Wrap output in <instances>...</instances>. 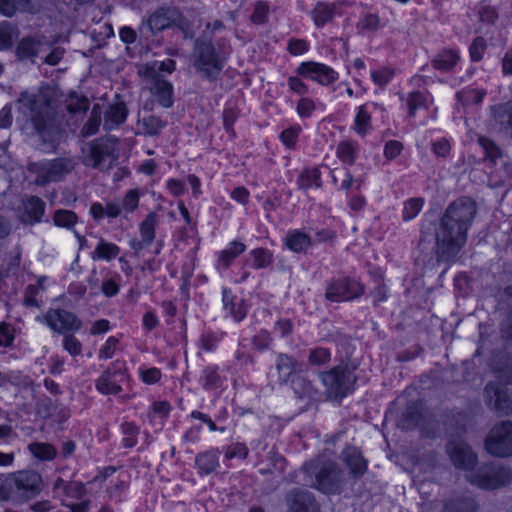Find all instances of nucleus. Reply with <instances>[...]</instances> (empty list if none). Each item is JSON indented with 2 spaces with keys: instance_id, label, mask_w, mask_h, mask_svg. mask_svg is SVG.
Wrapping results in <instances>:
<instances>
[{
  "instance_id": "obj_1",
  "label": "nucleus",
  "mask_w": 512,
  "mask_h": 512,
  "mask_svg": "<svg viewBox=\"0 0 512 512\" xmlns=\"http://www.w3.org/2000/svg\"><path fill=\"white\" fill-rule=\"evenodd\" d=\"M476 213V203L468 197H460L448 205L435 231L438 261L455 259L466 244L467 232Z\"/></svg>"
},
{
  "instance_id": "obj_2",
  "label": "nucleus",
  "mask_w": 512,
  "mask_h": 512,
  "mask_svg": "<svg viewBox=\"0 0 512 512\" xmlns=\"http://www.w3.org/2000/svg\"><path fill=\"white\" fill-rule=\"evenodd\" d=\"M18 111L31 123L44 143L54 144L60 137L61 117L53 99V90L41 87L37 92L23 91L18 100Z\"/></svg>"
},
{
  "instance_id": "obj_3",
  "label": "nucleus",
  "mask_w": 512,
  "mask_h": 512,
  "mask_svg": "<svg viewBox=\"0 0 512 512\" xmlns=\"http://www.w3.org/2000/svg\"><path fill=\"white\" fill-rule=\"evenodd\" d=\"M303 469L310 477L311 485L323 493H340L346 485L345 471L326 455H320L306 463Z\"/></svg>"
},
{
  "instance_id": "obj_4",
  "label": "nucleus",
  "mask_w": 512,
  "mask_h": 512,
  "mask_svg": "<svg viewBox=\"0 0 512 512\" xmlns=\"http://www.w3.org/2000/svg\"><path fill=\"white\" fill-rule=\"evenodd\" d=\"M174 70L175 61L166 59L149 62L139 71L150 84V91L157 98L159 104L165 108L171 107L173 104V87L171 83L161 77L160 73H172Z\"/></svg>"
},
{
  "instance_id": "obj_5",
  "label": "nucleus",
  "mask_w": 512,
  "mask_h": 512,
  "mask_svg": "<svg viewBox=\"0 0 512 512\" xmlns=\"http://www.w3.org/2000/svg\"><path fill=\"white\" fill-rule=\"evenodd\" d=\"M76 167L72 157H60L53 160L31 163L28 169L36 175L35 184L45 186L50 182H58L70 174Z\"/></svg>"
},
{
  "instance_id": "obj_6",
  "label": "nucleus",
  "mask_w": 512,
  "mask_h": 512,
  "mask_svg": "<svg viewBox=\"0 0 512 512\" xmlns=\"http://www.w3.org/2000/svg\"><path fill=\"white\" fill-rule=\"evenodd\" d=\"M467 480L482 489L492 490L507 485L512 480L510 469L496 464H485L466 475Z\"/></svg>"
},
{
  "instance_id": "obj_7",
  "label": "nucleus",
  "mask_w": 512,
  "mask_h": 512,
  "mask_svg": "<svg viewBox=\"0 0 512 512\" xmlns=\"http://www.w3.org/2000/svg\"><path fill=\"white\" fill-rule=\"evenodd\" d=\"M323 385L329 398L342 399L351 392L356 381L352 369L347 366H337L329 371L320 373Z\"/></svg>"
},
{
  "instance_id": "obj_8",
  "label": "nucleus",
  "mask_w": 512,
  "mask_h": 512,
  "mask_svg": "<svg viewBox=\"0 0 512 512\" xmlns=\"http://www.w3.org/2000/svg\"><path fill=\"white\" fill-rule=\"evenodd\" d=\"M115 144L111 139L99 138L82 147V162L95 169L109 168L115 160Z\"/></svg>"
},
{
  "instance_id": "obj_9",
  "label": "nucleus",
  "mask_w": 512,
  "mask_h": 512,
  "mask_svg": "<svg viewBox=\"0 0 512 512\" xmlns=\"http://www.w3.org/2000/svg\"><path fill=\"white\" fill-rule=\"evenodd\" d=\"M486 450L498 457L512 455V421L505 420L496 423L485 440Z\"/></svg>"
},
{
  "instance_id": "obj_10",
  "label": "nucleus",
  "mask_w": 512,
  "mask_h": 512,
  "mask_svg": "<svg viewBox=\"0 0 512 512\" xmlns=\"http://www.w3.org/2000/svg\"><path fill=\"white\" fill-rule=\"evenodd\" d=\"M197 61L196 67L203 74V77L214 80L223 68V59L215 53L211 43V37L207 40L196 42Z\"/></svg>"
},
{
  "instance_id": "obj_11",
  "label": "nucleus",
  "mask_w": 512,
  "mask_h": 512,
  "mask_svg": "<svg viewBox=\"0 0 512 512\" xmlns=\"http://www.w3.org/2000/svg\"><path fill=\"white\" fill-rule=\"evenodd\" d=\"M147 25L152 32L162 31L171 26H177L188 36L190 29L189 22L182 16L180 11L174 7L159 8L151 14Z\"/></svg>"
},
{
  "instance_id": "obj_12",
  "label": "nucleus",
  "mask_w": 512,
  "mask_h": 512,
  "mask_svg": "<svg viewBox=\"0 0 512 512\" xmlns=\"http://www.w3.org/2000/svg\"><path fill=\"white\" fill-rule=\"evenodd\" d=\"M364 292L360 282L350 278L332 280L326 289V298L333 302L355 299Z\"/></svg>"
},
{
  "instance_id": "obj_13",
  "label": "nucleus",
  "mask_w": 512,
  "mask_h": 512,
  "mask_svg": "<svg viewBox=\"0 0 512 512\" xmlns=\"http://www.w3.org/2000/svg\"><path fill=\"white\" fill-rule=\"evenodd\" d=\"M487 406L503 415H512V398L508 389L497 382H489L484 389Z\"/></svg>"
},
{
  "instance_id": "obj_14",
  "label": "nucleus",
  "mask_w": 512,
  "mask_h": 512,
  "mask_svg": "<svg viewBox=\"0 0 512 512\" xmlns=\"http://www.w3.org/2000/svg\"><path fill=\"white\" fill-rule=\"evenodd\" d=\"M46 324L57 333L77 331L82 322L75 314L64 309H50L45 315Z\"/></svg>"
},
{
  "instance_id": "obj_15",
  "label": "nucleus",
  "mask_w": 512,
  "mask_h": 512,
  "mask_svg": "<svg viewBox=\"0 0 512 512\" xmlns=\"http://www.w3.org/2000/svg\"><path fill=\"white\" fill-rule=\"evenodd\" d=\"M126 379L119 361L112 363L96 381V388L103 394H118L122 391L121 383Z\"/></svg>"
},
{
  "instance_id": "obj_16",
  "label": "nucleus",
  "mask_w": 512,
  "mask_h": 512,
  "mask_svg": "<svg viewBox=\"0 0 512 512\" xmlns=\"http://www.w3.org/2000/svg\"><path fill=\"white\" fill-rule=\"evenodd\" d=\"M446 451L452 463L459 469L470 472L477 462L475 453L460 439L450 440Z\"/></svg>"
},
{
  "instance_id": "obj_17",
  "label": "nucleus",
  "mask_w": 512,
  "mask_h": 512,
  "mask_svg": "<svg viewBox=\"0 0 512 512\" xmlns=\"http://www.w3.org/2000/svg\"><path fill=\"white\" fill-rule=\"evenodd\" d=\"M12 475L19 486L25 502L37 496L41 492L43 480L38 472L32 470H21L13 472Z\"/></svg>"
},
{
  "instance_id": "obj_18",
  "label": "nucleus",
  "mask_w": 512,
  "mask_h": 512,
  "mask_svg": "<svg viewBox=\"0 0 512 512\" xmlns=\"http://www.w3.org/2000/svg\"><path fill=\"white\" fill-rule=\"evenodd\" d=\"M298 73L322 85H329L337 79V73L332 68L317 62L302 63Z\"/></svg>"
},
{
  "instance_id": "obj_19",
  "label": "nucleus",
  "mask_w": 512,
  "mask_h": 512,
  "mask_svg": "<svg viewBox=\"0 0 512 512\" xmlns=\"http://www.w3.org/2000/svg\"><path fill=\"white\" fill-rule=\"evenodd\" d=\"M288 512H320L312 493L300 489L291 491L287 496Z\"/></svg>"
},
{
  "instance_id": "obj_20",
  "label": "nucleus",
  "mask_w": 512,
  "mask_h": 512,
  "mask_svg": "<svg viewBox=\"0 0 512 512\" xmlns=\"http://www.w3.org/2000/svg\"><path fill=\"white\" fill-rule=\"evenodd\" d=\"M276 370L279 381L286 384L303 372V364L291 355L279 353L276 358Z\"/></svg>"
},
{
  "instance_id": "obj_21",
  "label": "nucleus",
  "mask_w": 512,
  "mask_h": 512,
  "mask_svg": "<svg viewBox=\"0 0 512 512\" xmlns=\"http://www.w3.org/2000/svg\"><path fill=\"white\" fill-rule=\"evenodd\" d=\"M0 502H9L13 505L25 503L12 473L2 475L0 478Z\"/></svg>"
},
{
  "instance_id": "obj_22",
  "label": "nucleus",
  "mask_w": 512,
  "mask_h": 512,
  "mask_svg": "<svg viewBox=\"0 0 512 512\" xmlns=\"http://www.w3.org/2000/svg\"><path fill=\"white\" fill-rule=\"evenodd\" d=\"M342 460L350 470V474L355 478H361L367 471V461L363 458L361 452L355 447H347L341 454Z\"/></svg>"
},
{
  "instance_id": "obj_23",
  "label": "nucleus",
  "mask_w": 512,
  "mask_h": 512,
  "mask_svg": "<svg viewBox=\"0 0 512 512\" xmlns=\"http://www.w3.org/2000/svg\"><path fill=\"white\" fill-rule=\"evenodd\" d=\"M47 44L44 36H26L20 40L16 48L19 59H33Z\"/></svg>"
},
{
  "instance_id": "obj_24",
  "label": "nucleus",
  "mask_w": 512,
  "mask_h": 512,
  "mask_svg": "<svg viewBox=\"0 0 512 512\" xmlns=\"http://www.w3.org/2000/svg\"><path fill=\"white\" fill-rule=\"evenodd\" d=\"M461 59L460 52L457 49L444 48L440 50L431 60L434 69L447 73L454 69Z\"/></svg>"
},
{
  "instance_id": "obj_25",
  "label": "nucleus",
  "mask_w": 512,
  "mask_h": 512,
  "mask_svg": "<svg viewBox=\"0 0 512 512\" xmlns=\"http://www.w3.org/2000/svg\"><path fill=\"white\" fill-rule=\"evenodd\" d=\"M477 503L468 495H455L446 500L442 512H476Z\"/></svg>"
},
{
  "instance_id": "obj_26",
  "label": "nucleus",
  "mask_w": 512,
  "mask_h": 512,
  "mask_svg": "<svg viewBox=\"0 0 512 512\" xmlns=\"http://www.w3.org/2000/svg\"><path fill=\"white\" fill-rule=\"evenodd\" d=\"M128 110L123 102L109 106L104 113V129L112 130L126 120Z\"/></svg>"
},
{
  "instance_id": "obj_27",
  "label": "nucleus",
  "mask_w": 512,
  "mask_h": 512,
  "mask_svg": "<svg viewBox=\"0 0 512 512\" xmlns=\"http://www.w3.org/2000/svg\"><path fill=\"white\" fill-rule=\"evenodd\" d=\"M312 244L310 236L300 230L290 231L285 237V245L295 253H306Z\"/></svg>"
},
{
  "instance_id": "obj_28",
  "label": "nucleus",
  "mask_w": 512,
  "mask_h": 512,
  "mask_svg": "<svg viewBox=\"0 0 512 512\" xmlns=\"http://www.w3.org/2000/svg\"><path fill=\"white\" fill-rule=\"evenodd\" d=\"M493 116L500 130L512 138V102L495 106Z\"/></svg>"
},
{
  "instance_id": "obj_29",
  "label": "nucleus",
  "mask_w": 512,
  "mask_h": 512,
  "mask_svg": "<svg viewBox=\"0 0 512 512\" xmlns=\"http://www.w3.org/2000/svg\"><path fill=\"white\" fill-rule=\"evenodd\" d=\"M90 213L95 221H101L104 217L117 218L122 214V208L115 201H108L105 204L95 202L90 207Z\"/></svg>"
},
{
  "instance_id": "obj_30",
  "label": "nucleus",
  "mask_w": 512,
  "mask_h": 512,
  "mask_svg": "<svg viewBox=\"0 0 512 512\" xmlns=\"http://www.w3.org/2000/svg\"><path fill=\"white\" fill-rule=\"evenodd\" d=\"M290 384L295 394L300 398H314L318 394L312 382L302 375V373L294 376Z\"/></svg>"
},
{
  "instance_id": "obj_31",
  "label": "nucleus",
  "mask_w": 512,
  "mask_h": 512,
  "mask_svg": "<svg viewBox=\"0 0 512 512\" xmlns=\"http://www.w3.org/2000/svg\"><path fill=\"white\" fill-rule=\"evenodd\" d=\"M195 463L200 474H210L219 467L218 453L216 451L199 453L195 458Z\"/></svg>"
},
{
  "instance_id": "obj_32",
  "label": "nucleus",
  "mask_w": 512,
  "mask_h": 512,
  "mask_svg": "<svg viewBox=\"0 0 512 512\" xmlns=\"http://www.w3.org/2000/svg\"><path fill=\"white\" fill-rule=\"evenodd\" d=\"M120 253V248L111 242H107L101 238L96 245L94 251L91 253L93 260L111 261L115 259Z\"/></svg>"
},
{
  "instance_id": "obj_33",
  "label": "nucleus",
  "mask_w": 512,
  "mask_h": 512,
  "mask_svg": "<svg viewBox=\"0 0 512 512\" xmlns=\"http://www.w3.org/2000/svg\"><path fill=\"white\" fill-rule=\"evenodd\" d=\"M158 224V216L155 212H150L139 225L140 236L143 243H151L156 236V226Z\"/></svg>"
},
{
  "instance_id": "obj_34",
  "label": "nucleus",
  "mask_w": 512,
  "mask_h": 512,
  "mask_svg": "<svg viewBox=\"0 0 512 512\" xmlns=\"http://www.w3.org/2000/svg\"><path fill=\"white\" fill-rule=\"evenodd\" d=\"M235 297L232 295L231 291L228 289L223 290V305L224 308L229 310L230 314L236 321H241L246 316V308L240 300L239 302H234Z\"/></svg>"
},
{
  "instance_id": "obj_35",
  "label": "nucleus",
  "mask_w": 512,
  "mask_h": 512,
  "mask_svg": "<svg viewBox=\"0 0 512 512\" xmlns=\"http://www.w3.org/2000/svg\"><path fill=\"white\" fill-rule=\"evenodd\" d=\"M297 185L299 189L307 190L312 186H321V173L318 168H307L304 169L298 179Z\"/></svg>"
},
{
  "instance_id": "obj_36",
  "label": "nucleus",
  "mask_w": 512,
  "mask_h": 512,
  "mask_svg": "<svg viewBox=\"0 0 512 512\" xmlns=\"http://www.w3.org/2000/svg\"><path fill=\"white\" fill-rule=\"evenodd\" d=\"M18 28L8 21L0 22V51L10 49L18 37Z\"/></svg>"
},
{
  "instance_id": "obj_37",
  "label": "nucleus",
  "mask_w": 512,
  "mask_h": 512,
  "mask_svg": "<svg viewBox=\"0 0 512 512\" xmlns=\"http://www.w3.org/2000/svg\"><path fill=\"white\" fill-rule=\"evenodd\" d=\"M29 452L37 459L51 461L56 457L57 451L50 443L33 442L28 445Z\"/></svg>"
},
{
  "instance_id": "obj_38",
  "label": "nucleus",
  "mask_w": 512,
  "mask_h": 512,
  "mask_svg": "<svg viewBox=\"0 0 512 512\" xmlns=\"http://www.w3.org/2000/svg\"><path fill=\"white\" fill-rule=\"evenodd\" d=\"M101 114H102V111H101L100 106L94 105L91 110L89 119L84 124V126L81 130L82 136L89 137L98 132L100 123H101Z\"/></svg>"
},
{
  "instance_id": "obj_39",
  "label": "nucleus",
  "mask_w": 512,
  "mask_h": 512,
  "mask_svg": "<svg viewBox=\"0 0 512 512\" xmlns=\"http://www.w3.org/2000/svg\"><path fill=\"white\" fill-rule=\"evenodd\" d=\"M486 95L483 89L466 88L456 94L458 102L463 105L480 104Z\"/></svg>"
},
{
  "instance_id": "obj_40",
  "label": "nucleus",
  "mask_w": 512,
  "mask_h": 512,
  "mask_svg": "<svg viewBox=\"0 0 512 512\" xmlns=\"http://www.w3.org/2000/svg\"><path fill=\"white\" fill-rule=\"evenodd\" d=\"M312 15H313L315 24L318 27H321L333 19L334 6L320 2L314 8Z\"/></svg>"
},
{
  "instance_id": "obj_41",
  "label": "nucleus",
  "mask_w": 512,
  "mask_h": 512,
  "mask_svg": "<svg viewBox=\"0 0 512 512\" xmlns=\"http://www.w3.org/2000/svg\"><path fill=\"white\" fill-rule=\"evenodd\" d=\"M29 0H0V13L12 17L17 12L28 10Z\"/></svg>"
},
{
  "instance_id": "obj_42",
  "label": "nucleus",
  "mask_w": 512,
  "mask_h": 512,
  "mask_svg": "<svg viewBox=\"0 0 512 512\" xmlns=\"http://www.w3.org/2000/svg\"><path fill=\"white\" fill-rule=\"evenodd\" d=\"M44 210L45 203L39 197L32 196L25 203V211L29 218L34 222H38L41 220V217L44 214Z\"/></svg>"
},
{
  "instance_id": "obj_43",
  "label": "nucleus",
  "mask_w": 512,
  "mask_h": 512,
  "mask_svg": "<svg viewBox=\"0 0 512 512\" xmlns=\"http://www.w3.org/2000/svg\"><path fill=\"white\" fill-rule=\"evenodd\" d=\"M138 125L143 130L144 134L152 136L158 134L162 130L165 126V122L157 116L150 115L139 120Z\"/></svg>"
},
{
  "instance_id": "obj_44",
  "label": "nucleus",
  "mask_w": 512,
  "mask_h": 512,
  "mask_svg": "<svg viewBox=\"0 0 512 512\" xmlns=\"http://www.w3.org/2000/svg\"><path fill=\"white\" fill-rule=\"evenodd\" d=\"M246 249L245 244L234 241L230 244V247L223 250L219 256V263L224 267H229L230 263Z\"/></svg>"
},
{
  "instance_id": "obj_45",
  "label": "nucleus",
  "mask_w": 512,
  "mask_h": 512,
  "mask_svg": "<svg viewBox=\"0 0 512 512\" xmlns=\"http://www.w3.org/2000/svg\"><path fill=\"white\" fill-rule=\"evenodd\" d=\"M357 144L352 141H342L337 146V156L344 163L352 165L355 161Z\"/></svg>"
},
{
  "instance_id": "obj_46",
  "label": "nucleus",
  "mask_w": 512,
  "mask_h": 512,
  "mask_svg": "<svg viewBox=\"0 0 512 512\" xmlns=\"http://www.w3.org/2000/svg\"><path fill=\"white\" fill-rule=\"evenodd\" d=\"M331 353L327 348L316 347L309 350L307 361L310 366H322L329 363Z\"/></svg>"
},
{
  "instance_id": "obj_47",
  "label": "nucleus",
  "mask_w": 512,
  "mask_h": 512,
  "mask_svg": "<svg viewBox=\"0 0 512 512\" xmlns=\"http://www.w3.org/2000/svg\"><path fill=\"white\" fill-rule=\"evenodd\" d=\"M7 383L12 384L14 386L28 388L32 387L33 380L30 377L23 375L21 372L11 371L3 375V379L2 382H0V386L5 385Z\"/></svg>"
},
{
  "instance_id": "obj_48",
  "label": "nucleus",
  "mask_w": 512,
  "mask_h": 512,
  "mask_svg": "<svg viewBox=\"0 0 512 512\" xmlns=\"http://www.w3.org/2000/svg\"><path fill=\"white\" fill-rule=\"evenodd\" d=\"M53 222L58 227L70 229L77 222V215L70 210L59 209L55 211Z\"/></svg>"
},
{
  "instance_id": "obj_49",
  "label": "nucleus",
  "mask_w": 512,
  "mask_h": 512,
  "mask_svg": "<svg viewBox=\"0 0 512 512\" xmlns=\"http://www.w3.org/2000/svg\"><path fill=\"white\" fill-rule=\"evenodd\" d=\"M201 382L205 389L213 390L217 389L221 386L222 380L219 374L217 373L216 368L207 367L201 376Z\"/></svg>"
},
{
  "instance_id": "obj_50",
  "label": "nucleus",
  "mask_w": 512,
  "mask_h": 512,
  "mask_svg": "<svg viewBox=\"0 0 512 512\" xmlns=\"http://www.w3.org/2000/svg\"><path fill=\"white\" fill-rule=\"evenodd\" d=\"M119 204L122 208V213L128 214L134 212L139 206L138 191L135 189L127 191Z\"/></svg>"
},
{
  "instance_id": "obj_51",
  "label": "nucleus",
  "mask_w": 512,
  "mask_h": 512,
  "mask_svg": "<svg viewBox=\"0 0 512 512\" xmlns=\"http://www.w3.org/2000/svg\"><path fill=\"white\" fill-rule=\"evenodd\" d=\"M370 115L366 112L364 106H360L355 117L354 129L357 134L364 136L370 129Z\"/></svg>"
},
{
  "instance_id": "obj_52",
  "label": "nucleus",
  "mask_w": 512,
  "mask_h": 512,
  "mask_svg": "<svg viewBox=\"0 0 512 512\" xmlns=\"http://www.w3.org/2000/svg\"><path fill=\"white\" fill-rule=\"evenodd\" d=\"M253 265L256 269H262L272 263V253L264 248H257L251 252Z\"/></svg>"
},
{
  "instance_id": "obj_53",
  "label": "nucleus",
  "mask_w": 512,
  "mask_h": 512,
  "mask_svg": "<svg viewBox=\"0 0 512 512\" xmlns=\"http://www.w3.org/2000/svg\"><path fill=\"white\" fill-rule=\"evenodd\" d=\"M478 142L483 148L486 157L492 162H495L499 157H501V151L499 147L490 139L479 137Z\"/></svg>"
},
{
  "instance_id": "obj_54",
  "label": "nucleus",
  "mask_w": 512,
  "mask_h": 512,
  "mask_svg": "<svg viewBox=\"0 0 512 512\" xmlns=\"http://www.w3.org/2000/svg\"><path fill=\"white\" fill-rule=\"evenodd\" d=\"M423 206V200L421 198L409 199L403 209L404 220H411L415 218L421 211Z\"/></svg>"
},
{
  "instance_id": "obj_55",
  "label": "nucleus",
  "mask_w": 512,
  "mask_h": 512,
  "mask_svg": "<svg viewBox=\"0 0 512 512\" xmlns=\"http://www.w3.org/2000/svg\"><path fill=\"white\" fill-rule=\"evenodd\" d=\"M486 48V41L483 37L475 38L469 47L471 60L474 62L480 61L483 58Z\"/></svg>"
},
{
  "instance_id": "obj_56",
  "label": "nucleus",
  "mask_w": 512,
  "mask_h": 512,
  "mask_svg": "<svg viewBox=\"0 0 512 512\" xmlns=\"http://www.w3.org/2000/svg\"><path fill=\"white\" fill-rule=\"evenodd\" d=\"M122 431L125 435L123 439L124 446L131 448L137 443L138 428L130 422L122 424Z\"/></svg>"
},
{
  "instance_id": "obj_57",
  "label": "nucleus",
  "mask_w": 512,
  "mask_h": 512,
  "mask_svg": "<svg viewBox=\"0 0 512 512\" xmlns=\"http://www.w3.org/2000/svg\"><path fill=\"white\" fill-rule=\"evenodd\" d=\"M55 403L50 398L41 399L36 403V412L42 418L54 416Z\"/></svg>"
},
{
  "instance_id": "obj_58",
  "label": "nucleus",
  "mask_w": 512,
  "mask_h": 512,
  "mask_svg": "<svg viewBox=\"0 0 512 512\" xmlns=\"http://www.w3.org/2000/svg\"><path fill=\"white\" fill-rule=\"evenodd\" d=\"M409 116H414L416 109L424 107L426 97L420 92H413L408 97Z\"/></svg>"
},
{
  "instance_id": "obj_59",
  "label": "nucleus",
  "mask_w": 512,
  "mask_h": 512,
  "mask_svg": "<svg viewBox=\"0 0 512 512\" xmlns=\"http://www.w3.org/2000/svg\"><path fill=\"white\" fill-rule=\"evenodd\" d=\"M393 74L394 73L392 70L384 68L381 70L373 71L371 73V77L376 85L384 87L392 79Z\"/></svg>"
},
{
  "instance_id": "obj_60",
  "label": "nucleus",
  "mask_w": 512,
  "mask_h": 512,
  "mask_svg": "<svg viewBox=\"0 0 512 512\" xmlns=\"http://www.w3.org/2000/svg\"><path fill=\"white\" fill-rule=\"evenodd\" d=\"M272 342V337L269 332L262 330L253 337L252 344L258 350H265L269 348Z\"/></svg>"
},
{
  "instance_id": "obj_61",
  "label": "nucleus",
  "mask_w": 512,
  "mask_h": 512,
  "mask_svg": "<svg viewBox=\"0 0 512 512\" xmlns=\"http://www.w3.org/2000/svg\"><path fill=\"white\" fill-rule=\"evenodd\" d=\"M300 131L301 128L298 126L290 127L281 133L280 138L288 148H292L296 143Z\"/></svg>"
},
{
  "instance_id": "obj_62",
  "label": "nucleus",
  "mask_w": 512,
  "mask_h": 512,
  "mask_svg": "<svg viewBox=\"0 0 512 512\" xmlns=\"http://www.w3.org/2000/svg\"><path fill=\"white\" fill-rule=\"evenodd\" d=\"M118 344V339L111 336L107 339L103 347L99 351V358L101 359H109L112 358Z\"/></svg>"
},
{
  "instance_id": "obj_63",
  "label": "nucleus",
  "mask_w": 512,
  "mask_h": 512,
  "mask_svg": "<svg viewBox=\"0 0 512 512\" xmlns=\"http://www.w3.org/2000/svg\"><path fill=\"white\" fill-rule=\"evenodd\" d=\"M63 347L71 355H78L81 353L82 345L78 339L73 335H66L63 339Z\"/></svg>"
},
{
  "instance_id": "obj_64",
  "label": "nucleus",
  "mask_w": 512,
  "mask_h": 512,
  "mask_svg": "<svg viewBox=\"0 0 512 512\" xmlns=\"http://www.w3.org/2000/svg\"><path fill=\"white\" fill-rule=\"evenodd\" d=\"M450 150V143L445 138H442L432 143V151L438 157H447L450 153Z\"/></svg>"
}]
</instances>
